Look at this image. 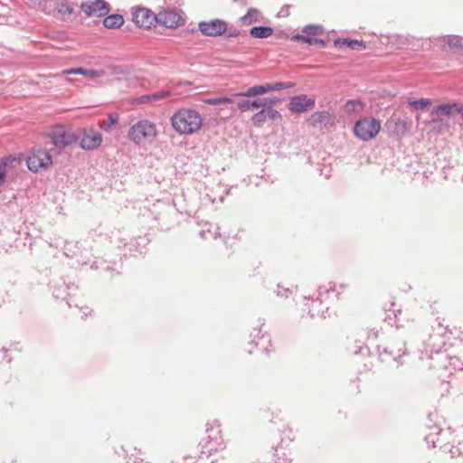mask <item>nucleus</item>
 I'll return each instance as SVG.
<instances>
[{
  "label": "nucleus",
  "mask_w": 463,
  "mask_h": 463,
  "mask_svg": "<svg viewBox=\"0 0 463 463\" xmlns=\"http://www.w3.org/2000/svg\"><path fill=\"white\" fill-rule=\"evenodd\" d=\"M238 35V33L234 32V33H232L229 34V37H234V36H237Z\"/></svg>",
  "instance_id": "nucleus-50"
},
{
  "label": "nucleus",
  "mask_w": 463,
  "mask_h": 463,
  "mask_svg": "<svg viewBox=\"0 0 463 463\" xmlns=\"http://www.w3.org/2000/svg\"><path fill=\"white\" fill-rule=\"evenodd\" d=\"M283 457H278V459L275 463H291L292 459L288 458L285 453H282Z\"/></svg>",
  "instance_id": "nucleus-43"
},
{
  "label": "nucleus",
  "mask_w": 463,
  "mask_h": 463,
  "mask_svg": "<svg viewBox=\"0 0 463 463\" xmlns=\"http://www.w3.org/2000/svg\"><path fill=\"white\" fill-rule=\"evenodd\" d=\"M226 29L227 24L220 19L199 23V30L206 36L216 37L222 35L225 33Z\"/></svg>",
  "instance_id": "nucleus-7"
},
{
  "label": "nucleus",
  "mask_w": 463,
  "mask_h": 463,
  "mask_svg": "<svg viewBox=\"0 0 463 463\" xmlns=\"http://www.w3.org/2000/svg\"><path fill=\"white\" fill-rule=\"evenodd\" d=\"M387 127L393 134L399 137L404 136L409 129L407 122L399 118L389 120Z\"/></svg>",
  "instance_id": "nucleus-15"
},
{
  "label": "nucleus",
  "mask_w": 463,
  "mask_h": 463,
  "mask_svg": "<svg viewBox=\"0 0 463 463\" xmlns=\"http://www.w3.org/2000/svg\"><path fill=\"white\" fill-rule=\"evenodd\" d=\"M379 332V330L372 329V331L368 335V338L376 339L378 337Z\"/></svg>",
  "instance_id": "nucleus-44"
},
{
  "label": "nucleus",
  "mask_w": 463,
  "mask_h": 463,
  "mask_svg": "<svg viewBox=\"0 0 463 463\" xmlns=\"http://www.w3.org/2000/svg\"><path fill=\"white\" fill-rule=\"evenodd\" d=\"M426 440L428 443L431 442L433 447L436 446V440L433 439L431 434H430L426 437Z\"/></svg>",
  "instance_id": "nucleus-46"
},
{
  "label": "nucleus",
  "mask_w": 463,
  "mask_h": 463,
  "mask_svg": "<svg viewBox=\"0 0 463 463\" xmlns=\"http://www.w3.org/2000/svg\"><path fill=\"white\" fill-rule=\"evenodd\" d=\"M308 122L313 127L318 125H333V118L328 111H317L313 113L308 118Z\"/></svg>",
  "instance_id": "nucleus-13"
},
{
  "label": "nucleus",
  "mask_w": 463,
  "mask_h": 463,
  "mask_svg": "<svg viewBox=\"0 0 463 463\" xmlns=\"http://www.w3.org/2000/svg\"><path fill=\"white\" fill-rule=\"evenodd\" d=\"M157 18V23L167 28L177 26L180 20L179 14L175 12H160Z\"/></svg>",
  "instance_id": "nucleus-14"
},
{
  "label": "nucleus",
  "mask_w": 463,
  "mask_h": 463,
  "mask_svg": "<svg viewBox=\"0 0 463 463\" xmlns=\"http://www.w3.org/2000/svg\"><path fill=\"white\" fill-rule=\"evenodd\" d=\"M380 355H389L394 361H398L406 353L405 344L402 340H397L394 343L390 344L383 348V352L380 350L381 346H378Z\"/></svg>",
  "instance_id": "nucleus-11"
},
{
  "label": "nucleus",
  "mask_w": 463,
  "mask_h": 463,
  "mask_svg": "<svg viewBox=\"0 0 463 463\" xmlns=\"http://www.w3.org/2000/svg\"><path fill=\"white\" fill-rule=\"evenodd\" d=\"M118 121V115L116 113H110L107 119L99 122V127L107 132H109L114 125Z\"/></svg>",
  "instance_id": "nucleus-26"
},
{
  "label": "nucleus",
  "mask_w": 463,
  "mask_h": 463,
  "mask_svg": "<svg viewBox=\"0 0 463 463\" xmlns=\"http://www.w3.org/2000/svg\"><path fill=\"white\" fill-rule=\"evenodd\" d=\"M173 128L181 135H193L201 129L203 118L199 112L191 109H181L171 117Z\"/></svg>",
  "instance_id": "nucleus-1"
},
{
  "label": "nucleus",
  "mask_w": 463,
  "mask_h": 463,
  "mask_svg": "<svg viewBox=\"0 0 463 463\" xmlns=\"http://www.w3.org/2000/svg\"><path fill=\"white\" fill-rule=\"evenodd\" d=\"M80 9L88 17H101L109 13V5L104 0L84 2L81 4Z\"/></svg>",
  "instance_id": "nucleus-6"
},
{
  "label": "nucleus",
  "mask_w": 463,
  "mask_h": 463,
  "mask_svg": "<svg viewBox=\"0 0 463 463\" xmlns=\"http://www.w3.org/2000/svg\"><path fill=\"white\" fill-rule=\"evenodd\" d=\"M123 23L124 19L122 15L118 14L109 15L103 20V25L109 29L119 28Z\"/></svg>",
  "instance_id": "nucleus-20"
},
{
  "label": "nucleus",
  "mask_w": 463,
  "mask_h": 463,
  "mask_svg": "<svg viewBox=\"0 0 463 463\" xmlns=\"http://www.w3.org/2000/svg\"><path fill=\"white\" fill-rule=\"evenodd\" d=\"M158 14L156 15L152 11L146 8H138L133 14V21L141 28H150L155 22L157 23Z\"/></svg>",
  "instance_id": "nucleus-9"
},
{
  "label": "nucleus",
  "mask_w": 463,
  "mask_h": 463,
  "mask_svg": "<svg viewBox=\"0 0 463 463\" xmlns=\"http://www.w3.org/2000/svg\"><path fill=\"white\" fill-rule=\"evenodd\" d=\"M345 111L348 114L351 113H361L364 109V104L360 100L350 99L345 104Z\"/></svg>",
  "instance_id": "nucleus-23"
},
{
  "label": "nucleus",
  "mask_w": 463,
  "mask_h": 463,
  "mask_svg": "<svg viewBox=\"0 0 463 463\" xmlns=\"http://www.w3.org/2000/svg\"><path fill=\"white\" fill-rule=\"evenodd\" d=\"M80 252V248L78 246V242L77 241H66L64 243L63 254L67 258L77 257Z\"/></svg>",
  "instance_id": "nucleus-24"
},
{
  "label": "nucleus",
  "mask_w": 463,
  "mask_h": 463,
  "mask_svg": "<svg viewBox=\"0 0 463 463\" xmlns=\"http://www.w3.org/2000/svg\"><path fill=\"white\" fill-rule=\"evenodd\" d=\"M29 1L33 7H38V8H42V9L45 8L46 0H29Z\"/></svg>",
  "instance_id": "nucleus-42"
},
{
  "label": "nucleus",
  "mask_w": 463,
  "mask_h": 463,
  "mask_svg": "<svg viewBox=\"0 0 463 463\" xmlns=\"http://www.w3.org/2000/svg\"><path fill=\"white\" fill-rule=\"evenodd\" d=\"M266 114H267V118L273 119V120L281 118L280 113L278 110L273 109L272 108L266 109Z\"/></svg>",
  "instance_id": "nucleus-40"
},
{
  "label": "nucleus",
  "mask_w": 463,
  "mask_h": 463,
  "mask_svg": "<svg viewBox=\"0 0 463 463\" xmlns=\"http://www.w3.org/2000/svg\"><path fill=\"white\" fill-rule=\"evenodd\" d=\"M409 105L413 107L415 109H422L430 105L431 101L430 99H420L418 100H409Z\"/></svg>",
  "instance_id": "nucleus-35"
},
{
  "label": "nucleus",
  "mask_w": 463,
  "mask_h": 463,
  "mask_svg": "<svg viewBox=\"0 0 463 463\" xmlns=\"http://www.w3.org/2000/svg\"><path fill=\"white\" fill-rule=\"evenodd\" d=\"M218 231L219 227H217L215 224L205 222L199 234L200 237L203 240L216 239L220 235Z\"/></svg>",
  "instance_id": "nucleus-18"
},
{
  "label": "nucleus",
  "mask_w": 463,
  "mask_h": 463,
  "mask_svg": "<svg viewBox=\"0 0 463 463\" xmlns=\"http://www.w3.org/2000/svg\"><path fill=\"white\" fill-rule=\"evenodd\" d=\"M444 44L447 45L449 49L452 50H459L463 48L462 39L458 36L449 35L443 40Z\"/></svg>",
  "instance_id": "nucleus-27"
},
{
  "label": "nucleus",
  "mask_w": 463,
  "mask_h": 463,
  "mask_svg": "<svg viewBox=\"0 0 463 463\" xmlns=\"http://www.w3.org/2000/svg\"><path fill=\"white\" fill-rule=\"evenodd\" d=\"M294 83L292 82H275V83H268V90L269 91H277L285 89H290L294 87Z\"/></svg>",
  "instance_id": "nucleus-33"
},
{
  "label": "nucleus",
  "mask_w": 463,
  "mask_h": 463,
  "mask_svg": "<svg viewBox=\"0 0 463 463\" xmlns=\"http://www.w3.org/2000/svg\"><path fill=\"white\" fill-rule=\"evenodd\" d=\"M456 104H439L435 107L431 112L432 115L439 116H449L452 112V109L456 107Z\"/></svg>",
  "instance_id": "nucleus-25"
},
{
  "label": "nucleus",
  "mask_w": 463,
  "mask_h": 463,
  "mask_svg": "<svg viewBox=\"0 0 463 463\" xmlns=\"http://www.w3.org/2000/svg\"><path fill=\"white\" fill-rule=\"evenodd\" d=\"M27 166L31 171L39 172L52 164L51 156L46 150H33L27 158Z\"/></svg>",
  "instance_id": "nucleus-5"
},
{
  "label": "nucleus",
  "mask_w": 463,
  "mask_h": 463,
  "mask_svg": "<svg viewBox=\"0 0 463 463\" xmlns=\"http://www.w3.org/2000/svg\"><path fill=\"white\" fill-rule=\"evenodd\" d=\"M315 106V99L307 95H298L290 99L289 109L293 112H304Z\"/></svg>",
  "instance_id": "nucleus-10"
},
{
  "label": "nucleus",
  "mask_w": 463,
  "mask_h": 463,
  "mask_svg": "<svg viewBox=\"0 0 463 463\" xmlns=\"http://www.w3.org/2000/svg\"><path fill=\"white\" fill-rule=\"evenodd\" d=\"M237 107L242 111H247L253 109H258L259 104L255 100L251 101L249 99H242L237 103Z\"/></svg>",
  "instance_id": "nucleus-31"
},
{
  "label": "nucleus",
  "mask_w": 463,
  "mask_h": 463,
  "mask_svg": "<svg viewBox=\"0 0 463 463\" xmlns=\"http://www.w3.org/2000/svg\"><path fill=\"white\" fill-rule=\"evenodd\" d=\"M89 70L83 68H74V69H65L62 70L61 74L62 75H70V74H80L83 76H88Z\"/></svg>",
  "instance_id": "nucleus-38"
},
{
  "label": "nucleus",
  "mask_w": 463,
  "mask_h": 463,
  "mask_svg": "<svg viewBox=\"0 0 463 463\" xmlns=\"http://www.w3.org/2000/svg\"><path fill=\"white\" fill-rule=\"evenodd\" d=\"M273 29L269 26H254L250 29V34L253 38H268L272 35Z\"/></svg>",
  "instance_id": "nucleus-21"
},
{
  "label": "nucleus",
  "mask_w": 463,
  "mask_h": 463,
  "mask_svg": "<svg viewBox=\"0 0 463 463\" xmlns=\"http://www.w3.org/2000/svg\"><path fill=\"white\" fill-rule=\"evenodd\" d=\"M109 69H112L116 73H122L123 70L120 66H109Z\"/></svg>",
  "instance_id": "nucleus-47"
},
{
  "label": "nucleus",
  "mask_w": 463,
  "mask_h": 463,
  "mask_svg": "<svg viewBox=\"0 0 463 463\" xmlns=\"http://www.w3.org/2000/svg\"><path fill=\"white\" fill-rule=\"evenodd\" d=\"M206 432L207 437L200 443L203 449L200 456L201 458H203V455L208 457L213 451L222 450L225 448L219 423L214 422L210 425L208 424Z\"/></svg>",
  "instance_id": "nucleus-2"
},
{
  "label": "nucleus",
  "mask_w": 463,
  "mask_h": 463,
  "mask_svg": "<svg viewBox=\"0 0 463 463\" xmlns=\"http://www.w3.org/2000/svg\"><path fill=\"white\" fill-rule=\"evenodd\" d=\"M381 130V122L373 118H364L359 119L354 127V133L356 137L363 141H369L374 138Z\"/></svg>",
  "instance_id": "nucleus-4"
},
{
  "label": "nucleus",
  "mask_w": 463,
  "mask_h": 463,
  "mask_svg": "<svg viewBox=\"0 0 463 463\" xmlns=\"http://www.w3.org/2000/svg\"><path fill=\"white\" fill-rule=\"evenodd\" d=\"M295 38L301 40L305 43H307L310 45L319 44L320 46H323V47L326 45V41L319 39V38L309 37V36H305V35H300V34L296 35Z\"/></svg>",
  "instance_id": "nucleus-32"
},
{
  "label": "nucleus",
  "mask_w": 463,
  "mask_h": 463,
  "mask_svg": "<svg viewBox=\"0 0 463 463\" xmlns=\"http://www.w3.org/2000/svg\"><path fill=\"white\" fill-rule=\"evenodd\" d=\"M211 463H227V460L224 458H220L213 460Z\"/></svg>",
  "instance_id": "nucleus-48"
},
{
  "label": "nucleus",
  "mask_w": 463,
  "mask_h": 463,
  "mask_svg": "<svg viewBox=\"0 0 463 463\" xmlns=\"http://www.w3.org/2000/svg\"><path fill=\"white\" fill-rule=\"evenodd\" d=\"M259 104V108L262 107V109H269L272 108L275 104L279 102V99L278 98H266V99H255Z\"/></svg>",
  "instance_id": "nucleus-30"
},
{
  "label": "nucleus",
  "mask_w": 463,
  "mask_h": 463,
  "mask_svg": "<svg viewBox=\"0 0 463 463\" xmlns=\"http://www.w3.org/2000/svg\"><path fill=\"white\" fill-rule=\"evenodd\" d=\"M129 460H133V463H140V461H143L142 458H140L139 457H137V455H134L132 454L130 457H129ZM128 463H130V462H128Z\"/></svg>",
  "instance_id": "nucleus-45"
},
{
  "label": "nucleus",
  "mask_w": 463,
  "mask_h": 463,
  "mask_svg": "<svg viewBox=\"0 0 463 463\" xmlns=\"http://www.w3.org/2000/svg\"><path fill=\"white\" fill-rule=\"evenodd\" d=\"M267 118L266 109H261L260 111L254 114L251 120L257 127H261Z\"/></svg>",
  "instance_id": "nucleus-34"
},
{
  "label": "nucleus",
  "mask_w": 463,
  "mask_h": 463,
  "mask_svg": "<svg viewBox=\"0 0 463 463\" xmlns=\"http://www.w3.org/2000/svg\"><path fill=\"white\" fill-rule=\"evenodd\" d=\"M102 142L101 134L93 129H87L79 139V146L85 150H94L98 148Z\"/></svg>",
  "instance_id": "nucleus-8"
},
{
  "label": "nucleus",
  "mask_w": 463,
  "mask_h": 463,
  "mask_svg": "<svg viewBox=\"0 0 463 463\" xmlns=\"http://www.w3.org/2000/svg\"><path fill=\"white\" fill-rule=\"evenodd\" d=\"M259 12L257 9L250 8L248 13L241 17V21L244 24H250L258 21Z\"/></svg>",
  "instance_id": "nucleus-29"
},
{
  "label": "nucleus",
  "mask_w": 463,
  "mask_h": 463,
  "mask_svg": "<svg viewBox=\"0 0 463 463\" xmlns=\"http://www.w3.org/2000/svg\"><path fill=\"white\" fill-rule=\"evenodd\" d=\"M105 75V71L103 70L95 71V70H89L88 76L91 79L103 77Z\"/></svg>",
  "instance_id": "nucleus-41"
},
{
  "label": "nucleus",
  "mask_w": 463,
  "mask_h": 463,
  "mask_svg": "<svg viewBox=\"0 0 463 463\" xmlns=\"http://www.w3.org/2000/svg\"><path fill=\"white\" fill-rule=\"evenodd\" d=\"M170 92L168 90H160L151 94H146L137 99L138 103H156L165 98L169 97Z\"/></svg>",
  "instance_id": "nucleus-16"
},
{
  "label": "nucleus",
  "mask_w": 463,
  "mask_h": 463,
  "mask_svg": "<svg viewBox=\"0 0 463 463\" xmlns=\"http://www.w3.org/2000/svg\"><path fill=\"white\" fill-rule=\"evenodd\" d=\"M335 46H343L346 45L351 50H364L365 43L363 41L358 40H348V39H341L338 38L335 40Z\"/></svg>",
  "instance_id": "nucleus-19"
},
{
  "label": "nucleus",
  "mask_w": 463,
  "mask_h": 463,
  "mask_svg": "<svg viewBox=\"0 0 463 463\" xmlns=\"http://www.w3.org/2000/svg\"><path fill=\"white\" fill-rule=\"evenodd\" d=\"M156 136V124L147 119H142L135 123L130 127L128 133V138L137 145H141Z\"/></svg>",
  "instance_id": "nucleus-3"
},
{
  "label": "nucleus",
  "mask_w": 463,
  "mask_h": 463,
  "mask_svg": "<svg viewBox=\"0 0 463 463\" xmlns=\"http://www.w3.org/2000/svg\"><path fill=\"white\" fill-rule=\"evenodd\" d=\"M10 163L9 159H2L0 160V186L5 183L6 173H7V166Z\"/></svg>",
  "instance_id": "nucleus-36"
},
{
  "label": "nucleus",
  "mask_w": 463,
  "mask_h": 463,
  "mask_svg": "<svg viewBox=\"0 0 463 463\" xmlns=\"http://www.w3.org/2000/svg\"><path fill=\"white\" fill-rule=\"evenodd\" d=\"M269 90H268V83L264 85H256L253 87L249 88L245 92L237 94L238 96L242 97H255L258 95H262L267 92H269Z\"/></svg>",
  "instance_id": "nucleus-22"
},
{
  "label": "nucleus",
  "mask_w": 463,
  "mask_h": 463,
  "mask_svg": "<svg viewBox=\"0 0 463 463\" xmlns=\"http://www.w3.org/2000/svg\"><path fill=\"white\" fill-rule=\"evenodd\" d=\"M80 137L74 133H68L64 128L60 125V147L69 146L79 142Z\"/></svg>",
  "instance_id": "nucleus-17"
},
{
  "label": "nucleus",
  "mask_w": 463,
  "mask_h": 463,
  "mask_svg": "<svg viewBox=\"0 0 463 463\" xmlns=\"http://www.w3.org/2000/svg\"><path fill=\"white\" fill-rule=\"evenodd\" d=\"M458 112L461 115L463 119V106L458 109Z\"/></svg>",
  "instance_id": "nucleus-49"
},
{
  "label": "nucleus",
  "mask_w": 463,
  "mask_h": 463,
  "mask_svg": "<svg viewBox=\"0 0 463 463\" xmlns=\"http://www.w3.org/2000/svg\"><path fill=\"white\" fill-rule=\"evenodd\" d=\"M323 28L320 25H314L309 24L304 27L303 33H307L308 35H317L320 33H322Z\"/></svg>",
  "instance_id": "nucleus-37"
},
{
  "label": "nucleus",
  "mask_w": 463,
  "mask_h": 463,
  "mask_svg": "<svg viewBox=\"0 0 463 463\" xmlns=\"http://www.w3.org/2000/svg\"><path fill=\"white\" fill-rule=\"evenodd\" d=\"M72 13L73 8L65 0L60 2V14L71 15Z\"/></svg>",
  "instance_id": "nucleus-39"
},
{
  "label": "nucleus",
  "mask_w": 463,
  "mask_h": 463,
  "mask_svg": "<svg viewBox=\"0 0 463 463\" xmlns=\"http://www.w3.org/2000/svg\"><path fill=\"white\" fill-rule=\"evenodd\" d=\"M203 101L205 104L213 105V106H219V105L233 103V99L231 98H227V97L209 98V99H205Z\"/></svg>",
  "instance_id": "nucleus-28"
},
{
  "label": "nucleus",
  "mask_w": 463,
  "mask_h": 463,
  "mask_svg": "<svg viewBox=\"0 0 463 463\" xmlns=\"http://www.w3.org/2000/svg\"><path fill=\"white\" fill-rule=\"evenodd\" d=\"M322 292L320 291L317 298H312L308 305V313L311 317H323L327 307L322 302Z\"/></svg>",
  "instance_id": "nucleus-12"
}]
</instances>
